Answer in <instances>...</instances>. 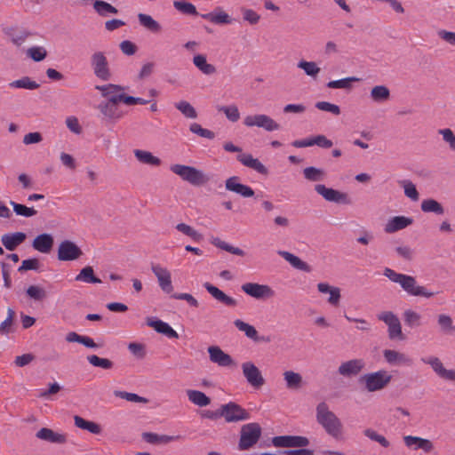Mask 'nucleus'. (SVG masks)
<instances>
[{"label":"nucleus","mask_w":455,"mask_h":455,"mask_svg":"<svg viewBox=\"0 0 455 455\" xmlns=\"http://www.w3.org/2000/svg\"><path fill=\"white\" fill-rule=\"evenodd\" d=\"M383 275L393 283L400 284L410 296L429 299L439 293L438 291H430L425 286L419 285L414 276L397 273L389 267L384 269Z\"/></svg>","instance_id":"f257e3e1"},{"label":"nucleus","mask_w":455,"mask_h":455,"mask_svg":"<svg viewBox=\"0 0 455 455\" xmlns=\"http://www.w3.org/2000/svg\"><path fill=\"white\" fill-rule=\"evenodd\" d=\"M315 418L317 423L324 431L335 439H339L342 435L343 424L339 418L330 410L325 402H321L315 408Z\"/></svg>","instance_id":"f03ea898"},{"label":"nucleus","mask_w":455,"mask_h":455,"mask_svg":"<svg viewBox=\"0 0 455 455\" xmlns=\"http://www.w3.org/2000/svg\"><path fill=\"white\" fill-rule=\"evenodd\" d=\"M170 170L176 175L180 176L184 181L195 187L205 185L210 178L201 170L193 166L184 164H172Z\"/></svg>","instance_id":"7ed1b4c3"},{"label":"nucleus","mask_w":455,"mask_h":455,"mask_svg":"<svg viewBox=\"0 0 455 455\" xmlns=\"http://www.w3.org/2000/svg\"><path fill=\"white\" fill-rule=\"evenodd\" d=\"M392 375L385 371L380 370L375 372L363 374L359 382L364 385L368 392H376L385 388L391 381Z\"/></svg>","instance_id":"20e7f679"},{"label":"nucleus","mask_w":455,"mask_h":455,"mask_svg":"<svg viewBox=\"0 0 455 455\" xmlns=\"http://www.w3.org/2000/svg\"><path fill=\"white\" fill-rule=\"evenodd\" d=\"M261 432L259 423L252 422L243 425L240 430L239 450L246 451L254 446L259 442Z\"/></svg>","instance_id":"39448f33"},{"label":"nucleus","mask_w":455,"mask_h":455,"mask_svg":"<svg viewBox=\"0 0 455 455\" xmlns=\"http://www.w3.org/2000/svg\"><path fill=\"white\" fill-rule=\"evenodd\" d=\"M90 65L94 76L100 80L108 81L111 78L109 63L103 52H94L90 57Z\"/></svg>","instance_id":"423d86ee"},{"label":"nucleus","mask_w":455,"mask_h":455,"mask_svg":"<svg viewBox=\"0 0 455 455\" xmlns=\"http://www.w3.org/2000/svg\"><path fill=\"white\" fill-rule=\"evenodd\" d=\"M221 418L226 423H237L248 420L251 418L250 412L235 402H228L220 405Z\"/></svg>","instance_id":"0eeeda50"},{"label":"nucleus","mask_w":455,"mask_h":455,"mask_svg":"<svg viewBox=\"0 0 455 455\" xmlns=\"http://www.w3.org/2000/svg\"><path fill=\"white\" fill-rule=\"evenodd\" d=\"M377 318L387 325L388 338L390 339H404L400 320L392 311L380 312L378 314Z\"/></svg>","instance_id":"6e6552de"},{"label":"nucleus","mask_w":455,"mask_h":455,"mask_svg":"<svg viewBox=\"0 0 455 455\" xmlns=\"http://www.w3.org/2000/svg\"><path fill=\"white\" fill-rule=\"evenodd\" d=\"M243 124L246 127H259L267 132L278 131L280 124L272 117L265 114L250 115L244 117Z\"/></svg>","instance_id":"1a4fd4ad"},{"label":"nucleus","mask_w":455,"mask_h":455,"mask_svg":"<svg viewBox=\"0 0 455 455\" xmlns=\"http://www.w3.org/2000/svg\"><path fill=\"white\" fill-rule=\"evenodd\" d=\"M421 362L425 364L429 365L433 371L442 379L455 382V370L453 369H446L443 366L442 361L434 355L422 357Z\"/></svg>","instance_id":"9d476101"},{"label":"nucleus","mask_w":455,"mask_h":455,"mask_svg":"<svg viewBox=\"0 0 455 455\" xmlns=\"http://www.w3.org/2000/svg\"><path fill=\"white\" fill-rule=\"evenodd\" d=\"M241 289L244 293L256 299H267L275 295V291L270 286L258 283H245Z\"/></svg>","instance_id":"9b49d317"},{"label":"nucleus","mask_w":455,"mask_h":455,"mask_svg":"<svg viewBox=\"0 0 455 455\" xmlns=\"http://www.w3.org/2000/svg\"><path fill=\"white\" fill-rule=\"evenodd\" d=\"M272 443L278 448H303L309 444V440L300 435H279L273 437Z\"/></svg>","instance_id":"f8f14e48"},{"label":"nucleus","mask_w":455,"mask_h":455,"mask_svg":"<svg viewBox=\"0 0 455 455\" xmlns=\"http://www.w3.org/2000/svg\"><path fill=\"white\" fill-rule=\"evenodd\" d=\"M150 268L156 275L161 290L165 293L172 292L173 286L172 283L171 272L166 267H164L160 264L156 263H151Z\"/></svg>","instance_id":"ddd939ff"},{"label":"nucleus","mask_w":455,"mask_h":455,"mask_svg":"<svg viewBox=\"0 0 455 455\" xmlns=\"http://www.w3.org/2000/svg\"><path fill=\"white\" fill-rule=\"evenodd\" d=\"M83 254L82 250L72 241H62L58 248V259L60 261H71L79 259Z\"/></svg>","instance_id":"4468645a"},{"label":"nucleus","mask_w":455,"mask_h":455,"mask_svg":"<svg viewBox=\"0 0 455 455\" xmlns=\"http://www.w3.org/2000/svg\"><path fill=\"white\" fill-rule=\"evenodd\" d=\"M243 377L254 388H259L265 384V379L259 368L251 362L242 363Z\"/></svg>","instance_id":"2eb2a0df"},{"label":"nucleus","mask_w":455,"mask_h":455,"mask_svg":"<svg viewBox=\"0 0 455 455\" xmlns=\"http://www.w3.org/2000/svg\"><path fill=\"white\" fill-rule=\"evenodd\" d=\"M364 367L365 362L363 359H351L340 363L338 373L345 378H353L357 376Z\"/></svg>","instance_id":"dca6fc26"},{"label":"nucleus","mask_w":455,"mask_h":455,"mask_svg":"<svg viewBox=\"0 0 455 455\" xmlns=\"http://www.w3.org/2000/svg\"><path fill=\"white\" fill-rule=\"evenodd\" d=\"M207 351L210 361L220 367H233L236 365L233 358L218 346H211Z\"/></svg>","instance_id":"f3484780"},{"label":"nucleus","mask_w":455,"mask_h":455,"mask_svg":"<svg viewBox=\"0 0 455 455\" xmlns=\"http://www.w3.org/2000/svg\"><path fill=\"white\" fill-rule=\"evenodd\" d=\"M315 190L319 195H321L326 201L339 204H349V199L346 193L327 188L323 184L315 185Z\"/></svg>","instance_id":"a211bd4d"},{"label":"nucleus","mask_w":455,"mask_h":455,"mask_svg":"<svg viewBox=\"0 0 455 455\" xmlns=\"http://www.w3.org/2000/svg\"><path fill=\"white\" fill-rule=\"evenodd\" d=\"M226 189L234 192L244 198L252 197L254 196L253 189L244 184L239 182V177L232 176L225 182Z\"/></svg>","instance_id":"6ab92c4d"},{"label":"nucleus","mask_w":455,"mask_h":455,"mask_svg":"<svg viewBox=\"0 0 455 455\" xmlns=\"http://www.w3.org/2000/svg\"><path fill=\"white\" fill-rule=\"evenodd\" d=\"M202 19L215 25H229L234 20L221 7H216L212 12L200 15Z\"/></svg>","instance_id":"aec40b11"},{"label":"nucleus","mask_w":455,"mask_h":455,"mask_svg":"<svg viewBox=\"0 0 455 455\" xmlns=\"http://www.w3.org/2000/svg\"><path fill=\"white\" fill-rule=\"evenodd\" d=\"M383 356L386 362L393 366H411L412 364V359L407 355L393 349H385L383 351Z\"/></svg>","instance_id":"412c9836"},{"label":"nucleus","mask_w":455,"mask_h":455,"mask_svg":"<svg viewBox=\"0 0 455 455\" xmlns=\"http://www.w3.org/2000/svg\"><path fill=\"white\" fill-rule=\"evenodd\" d=\"M403 440L405 446L411 450L416 451L421 449L425 452L428 453L434 449L433 443L428 439L413 435H404Z\"/></svg>","instance_id":"4be33fe9"},{"label":"nucleus","mask_w":455,"mask_h":455,"mask_svg":"<svg viewBox=\"0 0 455 455\" xmlns=\"http://www.w3.org/2000/svg\"><path fill=\"white\" fill-rule=\"evenodd\" d=\"M36 437L50 443L63 444L67 443V435L55 432L48 427H42L36 433Z\"/></svg>","instance_id":"5701e85b"},{"label":"nucleus","mask_w":455,"mask_h":455,"mask_svg":"<svg viewBox=\"0 0 455 455\" xmlns=\"http://www.w3.org/2000/svg\"><path fill=\"white\" fill-rule=\"evenodd\" d=\"M235 326L240 331L244 332L245 336L256 342H270L271 339L267 336H259L257 330L254 326L240 320L234 321Z\"/></svg>","instance_id":"b1692460"},{"label":"nucleus","mask_w":455,"mask_h":455,"mask_svg":"<svg viewBox=\"0 0 455 455\" xmlns=\"http://www.w3.org/2000/svg\"><path fill=\"white\" fill-rule=\"evenodd\" d=\"M413 223V219L405 216H395L387 220L384 231L387 234H393L404 229Z\"/></svg>","instance_id":"393cba45"},{"label":"nucleus","mask_w":455,"mask_h":455,"mask_svg":"<svg viewBox=\"0 0 455 455\" xmlns=\"http://www.w3.org/2000/svg\"><path fill=\"white\" fill-rule=\"evenodd\" d=\"M236 159L243 165L256 171L259 174H267V167L258 158H254L249 153H241L237 156Z\"/></svg>","instance_id":"a878e982"},{"label":"nucleus","mask_w":455,"mask_h":455,"mask_svg":"<svg viewBox=\"0 0 455 455\" xmlns=\"http://www.w3.org/2000/svg\"><path fill=\"white\" fill-rule=\"evenodd\" d=\"M54 240L52 235L44 233L38 235L32 242V247L41 252L49 253L53 246Z\"/></svg>","instance_id":"bb28decb"},{"label":"nucleus","mask_w":455,"mask_h":455,"mask_svg":"<svg viewBox=\"0 0 455 455\" xmlns=\"http://www.w3.org/2000/svg\"><path fill=\"white\" fill-rule=\"evenodd\" d=\"M204 287L215 299L223 303L224 305L228 307H235L237 305V302L234 298L228 296L221 290L212 285V283H205Z\"/></svg>","instance_id":"cd10ccee"},{"label":"nucleus","mask_w":455,"mask_h":455,"mask_svg":"<svg viewBox=\"0 0 455 455\" xmlns=\"http://www.w3.org/2000/svg\"><path fill=\"white\" fill-rule=\"evenodd\" d=\"M26 237L27 235L23 232L5 234L2 235L1 242L7 250L13 251L25 241Z\"/></svg>","instance_id":"c85d7f7f"},{"label":"nucleus","mask_w":455,"mask_h":455,"mask_svg":"<svg viewBox=\"0 0 455 455\" xmlns=\"http://www.w3.org/2000/svg\"><path fill=\"white\" fill-rule=\"evenodd\" d=\"M98 109L102 115L103 119L106 120L116 121L123 116V113L118 106L110 105L107 102L100 103Z\"/></svg>","instance_id":"c756f323"},{"label":"nucleus","mask_w":455,"mask_h":455,"mask_svg":"<svg viewBox=\"0 0 455 455\" xmlns=\"http://www.w3.org/2000/svg\"><path fill=\"white\" fill-rule=\"evenodd\" d=\"M195 67L205 76L216 74L217 68L214 65L208 63L204 54H196L193 57Z\"/></svg>","instance_id":"7c9ffc66"},{"label":"nucleus","mask_w":455,"mask_h":455,"mask_svg":"<svg viewBox=\"0 0 455 455\" xmlns=\"http://www.w3.org/2000/svg\"><path fill=\"white\" fill-rule=\"evenodd\" d=\"M317 290L321 293H329L328 302L332 306H338L340 300V289L339 287L331 286L327 283H319Z\"/></svg>","instance_id":"2f4dec72"},{"label":"nucleus","mask_w":455,"mask_h":455,"mask_svg":"<svg viewBox=\"0 0 455 455\" xmlns=\"http://www.w3.org/2000/svg\"><path fill=\"white\" fill-rule=\"evenodd\" d=\"M142 438L148 443L157 444V443H169L173 441H177L180 438V435H158L151 432H145L142 434Z\"/></svg>","instance_id":"473e14b6"},{"label":"nucleus","mask_w":455,"mask_h":455,"mask_svg":"<svg viewBox=\"0 0 455 455\" xmlns=\"http://www.w3.org/2000/svg\"><path fill=\"white\" fill-rule=\"evenodd\" d=\"M278 254L288 261L293 267L307 273L311 271L310 266L296 255L286 251H279Z\"/></svg>","instance_id":"72a5a7b5"},{"label":"nucleus","mask_w":455,"mask_h":455,"mask_svg":"<svg viewBox=\"0 0 455 455\" xmlns=\"http://www.w3.org/2000/svg\"><path fill=\"white\" fill-rule=\"evenodd\" d=\"M186 394L188 401L196 406L206 407L211 403V398L202 391L188 389Z\"/></svg>","instance_id":"f704fd0d"},{"label":"nucleus","mask_w":455,"mask_h":455,"mask_svg":"<svg viewBox=\"0 0 455 455\" xmlns=\"http://www.w3.org/2000/svg\"><path fill=\"white\" fill-rule=\"evenodd\" d=\"M283 379L288 389L298 390L303 385L302 376L293 371H285L283 372Z\"/></svg>","instance_id":"c9c22d12"},{"label":"nucleus","mask_w":455,"mask_h":455,"mask_svg":"<svg viewBox=\"0 0 455 455\" xmlns=\"http://www.w3.org/2000/svg\"><path fill=\"white\" fill-rule=\"evenodd\" d=\"M420 209L426 213H435L436 215H443L444 213L443 206L433 198L424 199L421 202Z\"/></svg>","instance_id":"e433bc0d"},{"label":"nucleus","mask_w":455,"mask_h":455,"mask_svg":"<svg viewBox=\"0 0 455 455\" xmlns=\"http://www.w3.org/2000/svg\"><path fill=\"white\" fill-rule=\"evenodd\" d=\"M134 156L137 158V160L142 164L152 166H159L161 164L160 158L153 156V154L149 151L135 149Z\"/></svg>","instance_id":"4c0bfd02"},{"label":"nucleus","mask_w":455,"mask_h":455,"mask_svg":"<svg viewBox=\"0 0 455 455\" xmlns=\"http://www.w3.org/2000/svg\"><path fill=\"white\" fill-rule=\"evenodd\" d=\"M93 2L94 11L102 17H106L108 14H116L117 9L112 4L103 0H92Z\"/></svg>","instance_id":"58836bf2"},{"label":"nucleus","mask_w":455,"mask_h":455,"mask_svg":"<svg viewBox=\"0 0 455 455\" xmlns=\"http://www.w3.org/2000/svg\"><path fill=\"white\" fill-rule=\"evenodd\" d=\"M76 427L89 431L92 434L99 435L101 431L100 425L95 422L88 421L80 416L74 417Z\"/></svg>","instance_id":"ea45409f"},{"label":"nucleus","mask_w":455,"mask_h":455,"mask_svg":"<svg viewBox=\"0 0 455 455\" xmlns=\"http://www.w3.org/2000/svg\"><path fill=\"white\" fill-rule=\"evenodd\" d=\"M138 20L142 27L151 32L157 33L161 30V25L148 14L139 13Z\"/></svg>","instance_id":"a19ab883"},{"label":"nucleus","mask_w":455,"mask_h":455,"mask_svg":"<svg viewBox=\"0 0 455 455\" xmlns=\"http://www.w3.org/2000/svg\"><path fill=\"white\" fill-rule=\"evenodd\" d=\"M174 8L182 14L197 16L199 13L196 7L190 2L186 0H175L173 2Z\"/></svg>","instance_id":"79ce46f5"},{"label":"nucleus","mask_w":455,"mask_h":455,"mask_svg":"<svg viewBox=\"0 0 455 455\" xmlns=\"http://www.w3.org/2000/svg\"><path fill=\"white\" fill-rule=\"evenodd\" d=\"M76 281L87 283H100L101 280L94 275L93 268L90 266L84 267L76 276Z\"/></svg>","instance_id":"37998d69"},{"label":"nucleus","mask_w":455,"mask_h":455,"mask_svg":"<svg viewBox=\"0 0 455 455\" xmlns=\"http://www.w3.org/2000/svg\"><path fill=\"white\" fill-rule=\"evenodd\" d=\"M371 98L375 102H383L390 98V91L385 85L374 86L371 91Z\"/></svg>","instance_id":"c03bdc74"},{"label":"nucleus","mask_w":455,"mask_h":455,"mask_svg":"<svg viewBox=\"0 0 455 455\" xmlns=\"http://www.w3.org/2000/svg\"><path fill=\"white\" fill-rule=\"evenodd\" d=\"M361 79L356 76H349L346 78H342L339 80L330 81L327 84V87L331 89H347L349 90L352 88V83L359 82Z\"/></svg>","instance_id":"a18cd8bd"},{"label":"nucleus","mask_w":455,"mask_h":455,"mask_svg":"<svg viewBox=\"0 0 455 455\" xmlns=\"http://www.w3.org/2000/svg\"><path fill=\"white\" fill-rule=\"evenodd\" d=\"M211 243L214 246H216V247H218V248H220L221 250H224V251H226L228 252H230V253H232L234 255L244 256V254H245V252L242 249H240L238 247H235L233 245H230L229 243L220 240L218 237H212V240H211Z\"/></svg>","instance_id":"49530a36"},{"label":"nucleus","mask_w":455,"mask_h":455,"mask_svg":"<svg viewBox=\"0 0 455 455\" xmlns=\"http://www.w3.org/2000/svg\"><path fill=\"white\" fill-rule=\"evenodd\" d=\"M219 112H222L228 120L235 123L240 119V112L236 105L231 104L228 106L217 107Z\"/></svg>","instance_id":"de8ad7c7"},{"label":"nucleus","mask_w":455,"mask_h":455,"mask_svg":"<svg viewBox=\"0 0 455 455\" xmlns=\"http://www.w3.org/2000/svg\"><path fill=\"white\" fill-rule=\"evenodd\" d=\"M403 315L404 323L407 326L416 328L421 325V315L418 312L412 309H406Z\"/></svg>","instance_id":"09e8293b"},{"label":"nucleus","mask_w":455,"mask_h":455,"mask_svg":"<svg viewBox=\"0 0 455 455\" xmlns=\"http://www.w3.org/2000/svg\"><path fill=\"white\" fill-rule=\"evenodd\" d=\"M10 86L12 88L36 90L40 87V84L36 81L31 80V78L28 76H23L20 79L12 82Z\"/></svg>","instance_id":"8fccbe9b"},{"label":"nucleus","mask_w":455,"mask_h":455,"mask_svg":"<svg viewBox=\"0 0 455 455\" xmlns=\"http://www.w3.org/2000/svg\"><path fill=\"white\" fill-rule=\"evenodd\" d=\"M10 204L12 206L13 212L19 216L30 218L37 214V211L33 207H28L24 204H18L13 201H11Z\"/></svg>","instance_id":"3c124183"},{"label":"nucleus","mask_w":455,"mask_h":455,"mask_svg":"<svg viewBox=\"0 0 455 455\" xmlns=\"http://www.w3.org/2000/svg\"><path fill=\"white\" fill-rule=\"evenodd\" d=\"M400 185L403 187L404 195L411 201H418L419 194L416 188V186L409 180H403L400 181Z\"/></svg>","instance_id":"603ef678"},{"label":"nucleus","mask_w":455,"mask_h":455,"mask_svg":"<svg viewBox=\"0 0 455 455\" xmlns=\"http://www.w3.org/2000/svg\"><path fill=\"white\" fill-rule=\"evenodd\" d=\"M175 108L182 113V115L188 118H196L197 113L195 108L186 100H180L175 103Z\"/></svg>","instance_id":"864d4df0"},{"label":"nucleus","mask_w":455,"mask_h":455,"mask_svg":"<svg viewBox=\"0 0 455 455\" xmlns=\"http://www.w3.org/2000/svg\"><path fill=\"white\" fill-rule=\"evenodd\" d=\"M297 66L303 69L306 75L313 78H315L320 72V68L314 61L300 60Z\"/></svg>","instance_id":"5fc2aeb1"},{"label":"nucleus","mask_w":455,"mask_h":455,"mask_svg":"<svg viewBox=\"0 0 455 455\" xmlns=\"http://www.w3.org/2000/svg\"><path fill=\"white\" fill-rule=\"evenodd\" d=\"M87 361L94 367H100L105 370H109L113 367L114 363L108 358H101L96 355L87 356Z\"/></svg>","instance_id":"6e6d98bb"},{"label":"nucleus","mask_w":455,"mask_h":455,"mask_svg":"<svg viewBox=\"0 0 455 455\" xmlns=\"http://www.w3.org/2000/svg\"><path fill=\"white\" fill-rule=\"evenodd\" d=\"M305 179L310 181H320L324 178V172L315 167H307L303 170Z\"/></svg>","instance_id":"4d7b16f0"},{"label":"nucleus","mask_w":455,"mask_h":455,"mask_svg":"<svg viewBox=\"0 0 455 455\" xmlns=\"http://www.w3.org/2000/svg\"><path fill=\"white\" fill-rule=\"evenodd\" d=\"M26 293L30 299L41 301L47 297L45 290L38 285H30L27 290Z\"/></svg>","instance_id":"13d9d810"},{"label":"nucleus","mask_w":455,"mask_h":455,"mask_svg":"<svg viewBox=\"0 0 455 455\" xmlns=\"http://www.w3.org/2000/svg\"><path fill=\"white\" fill-rule=\"evenodd\" d=\"M437 323L443 331L450 332V331H453L455 330V326L453 324V320L448 315H445V314L439 315L437 317Z\"/></svg>","instance_id":"bf43d9fd"},{"label":"nucleus","mask_w":455,"mask_h":455,"mask_svg":"<svg viewBox=\"0 0 455 455\" xmlns=\"http://www.w3.org/2000/svg\"><path fill=\"white\" fill-rule=\"evenodd\" d=\"M176 229L182 234L191 237L195 241H200L203 236L200 233H198L196 229H194L189 225H187L185 223H179L176 226Z\"/></svg>","instance_id":"052dcab7"},{"label":"nucleus","mask_w":455,"mask_h":455,"mask_svg":"<svg viewBox=\"0 0 455 455\" xmlns=\"http://www.w3.org/2000/svg\"><path fill=\"white\" fill-rule=\"evenodd\" d=\"M95 89L100 91L103 97H110L112 94L123 91L124 87L118 84H108L104 85H96Z\"/></svg>","instance_id":"680f3d73"},{"label":"nucleus","mask_w":455,"mask_h":455,"mask_svg":"<svg viewBox=\"0 0 455 455\" xmlns=\"http://www.w3.org/2000/svg\"><path fill=\"white\" fill-rule=\"evenodd\" d=\"M189 130L191 132L197 134L200 137L206 138L209 140H213L215 138V134L213 132L203 128L199 124L193 123L189 126Z\"/></svg>","instance_id":"e2e57ef3"},{"label":"nucleus","mask_w":455,"mask_h":455,"mask_svg":"<svg viewBox=\"0 0 455 455\" xmlns=\"http://www.w3.org/2000/svg\"><path fill=\"white\" fill-rule=\"evenodd\" d=\"M438 133L442 135L443 140L449 145L451 150L455 151V133L450 128L438 130Z\"/></svg>","instance_id":"0e129e2a"},{"label":"nucleus","mask_w":455,"mask_h":455,"mask_svg":"<svg viewBox=\"0 0 455 455\" xmlns=\"http://www.w3.org/2000/svg\"><path fill=\"white\" fill-rule=\"evenodd\" d=\"M315 108L322 111L330 112L335 116H339L340 114V108L338 105L327 101L316 102Z\"/></svg>","instance_id":"69168bd1"},{"label":"nucleus","mask_w":455,"mask_h":455,"mask_svg":"<svg viewBox=\"0 0 455 455\" xmlns=\"http://www.w3.org/2000/svg\"><path fill=\"white\" fill-rule=\"evenodd\" d=\"M128 349L138 359H143L146 356V347L144 344L132 342L128 345Z\"/></svg>","instance_id":"338daca9"},{"label":"nucleus","mask_w":455,"mask_h":455,"mask_svg":"<svg viewBox=\"0 0 455 455\" xmlns=\"http://www.w3.org/2000/svg\"><path fill=\"white\" fill-rule=\"evenodd\" d=\"M28 55L35 61H41L45 59L47 52L40 46H34L28 50Z\"/></svg>","instance_id":"774afa93"}]
</instances>
